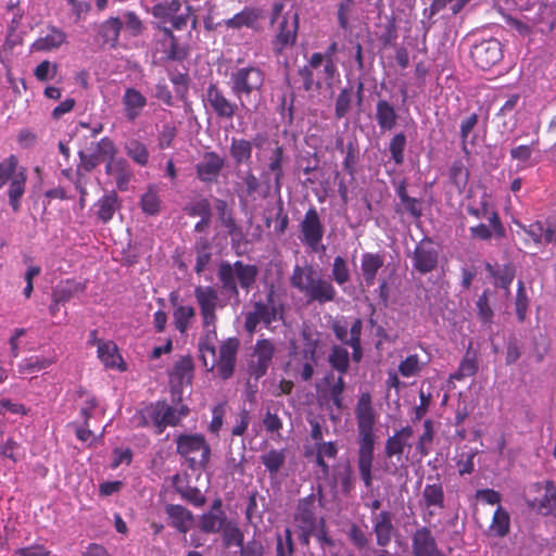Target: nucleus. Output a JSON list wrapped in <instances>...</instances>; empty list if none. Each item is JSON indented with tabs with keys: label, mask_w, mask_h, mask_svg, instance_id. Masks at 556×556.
<instances>
[{
	"label": "nucleus",
	"mask_w": 556,
	"mask_h": 556,
	"mask_svg": "<svg viewBox=\"0 0 556 556\" xmlns=\"http://www.w3.org/2000/svg\"><path fill=\"white\" fill-rule=\"evenodd\" d=\"M357 424V469L364 485L372 486V465L375 451V425L377 415L369 392H363L358 396L355 406Z\"/></svg>",
	"instance_id": "1"
},
{
	"label": "nucleus",
	"mask_w": 556,
	"mask_h": 556,
	"mask_svg": "<svg viewBox=\"0 0 556 556\" xmlns=\"http://www.w3.org/2000/svg\"><path fill=\"white\" fill-rule=\"evenodd\" d=\"M194 298L200 308L202 317V326L206 329V334L199 343V350L203 359L204 366H207L205 355L208 353L213 358L216 355V349L213 343L217 337L216 321L217 308L224 307L217 290L212 286H198L194 288Z\"/></svg>",
	"instance_id": "2"
},
{
	"label": "nucleus",
	"mask_w": 556,
	"mask_h": 556,
	"mask_svg": "<svg viewBox=\"0 0 556 556\" xmlns=\"http://www.w3.org/2000/svg\"><path fill=\"white\" fill-rule=\"evenodd\" d=\"M290 285L304 294L307 302L326 304L337 299V290L332 282L323 278L311 265H295L290 277Z\"/></svg>",
	"instance_id": "3"
},
{
	"label": "nucleus",
	"mask_w": 556,
	"mask_h": 556,
	"mask_svg": "<svg viewBox=\"0 0 556 556\" xmlns=\"http://www.w3.org/2000/svg\"><path fill=\"white\" fill-rule=\"evenodd\" d=\"M258 268L256 265L236 261L233 264L222 262L218 266L217 278L222 289L230 299L239 300L238 285L249 292L256 282Z\"/></svg>",
	"instance_id": "4"
},
{
	"label": "nucleus",
	"mask_w": 556,
	"mask_h": 556,
	"mask_svg": "<svg viewBox=\"0 0 556 556\" xmlns=\"http://www.w3.org/2000/svg\"><path fill=\"white\" fill-rule=\"evenodd\" d=\"M265 83V72L254 63L244 64L242 60H237L229 74V86L233 96L244 106L242 98L250 97L254 92H261Z\"/></svg>",
	"instance_id": "5"
},
{
	"label": "nucleus",
	"mask_w": 556,
	"mask_h": 556,
	"mask_svg": "<svg viewBox=\"0 0 556 556\" xmlns=\"http://www.w3.org/2000/svg\"><path fill=\"white\" fill-rule=\"evenodd\" d=\"M27 169L20 165L16 155L11 154L0 162V189L8 188L9 204L13 212L21 210L22 198L26 191Z\"/></svg>",
	"instance_id": "6"
},
{
	"label": "nucleus",
	"mask_w": 556,
	"mask_h": 556,
	"mask_svg": "<svg viewBox=\"0 0 556 556\" xmlns=\"http://www.w3.org/2000/svg\"><path fill=\"white\" fill-rule=\"evenodd\" d=\"M285 312V303L271 287L266 293L265 301L254 302L253 311L245 314L244 329L253 334L261 323L269 327L275 321L283 320Z\"/></svg>",
	"instance_id": "7"
},
{
	"label": "nucleus",
	"mask_w": 556,
	"mask_h": 556,
	"mask_svg": "<svg viewBox=\"0 0 556 556\" xmlns=\"http://www.w3.org/2000/svg\"><path fill=\"white\" fill-rule=\"evenodd\" d=\"M176 453L191 469H205L211 459V445L202 433H180L175 439Z\"/></svg>",
	"instance_id": "8"
},
{
	"label": "nucleus",
	"mask_w": 556,
	"mask_h": 556,
	"mask_svg": "<svg viewBox=\"0 0 556 556\" xmlns=\"http://www.w3.org/2000/svg\"><path fill=\"white\" fill-rule=\"evenodd\" d=\"M528 506L543 516L556 517V485L552 480L532 483L526 491Z\"/></svg>",
	"instance_id": "9"
},
{
	"label": "nucleus",
	"mask_w": 556,
	"mask_h": 556,
	"mask_svg": "<svg viewBox=\"0 0 556 556\" xmlns=\"http://www.w3.org/2000/svg\"><path fill=\"white\" fill-rule=\"evenodd\" d=\"M204 106L219 119L231 121L238 113L240 104L227 97L217 85L210 84L203 97Z\"/></svg>",
	"instance_id": "10"
},
{
	"label": "nucleus",
	"mask_w": 556,
	"mask_h": 556,
	"mask_svg": "<svg viewBox=\"0 0 556 556\" xmlns=\"http://www.w3.org/2000/svg\"><path fill=\"white\" fill-rule=\"evenodd\" d=\"M470 58L478 68L489 71L503 59L502 43L495 38L482 40L471 47Z\"/></svg>",
	"instance_id": "11"
},
{
	"label": "nucleus",
	"mask_w": 556,
	"mask_h": 556,
	"mask_svg": "<svg viewBox=\"0 0 556 556\" xmlns=\"http://www.w3.org/2000/svg\"><path fill=\"white\" fill-rule=\"evenodd\" d=\"M299 30V15L290 12L282 16L278 31L271 40V48L276 55H281L287 48L295 45Z\"/></svg>",
	"instance_id": "12"
},
{
	"label": "nucleus",
	"mask_w": 556,
	"mask_h": 556,
	"mask_svg": "<svg viewBox=\"0 0 556 556\" xmlns=\"http://www.w3.org/2000/svg\"><path fill=\"white\" fill-rule=\"evenodd\" d=\"M301 241L304 245L316 250L324 237V226L317 210L309 207L300 223Z\"/></svg>",
	"instance_id": "13"
},
{
	"label": "nucleus",
	"mask_w": 556,
	"mask_h": 556,
	"mask_svg": "<svg viewBox=\"0 0 556 556\" xmlns=\"http://www.w3.org/2000/svg\"><path fill=\"white\" fill-rule=\"evenodd\" d=\"M225 167V159L215 151L205 152L195 164L197 178L206 185L216 184Z\"/></svg>",
	"instance_id": "14"
},
{
	"label": "nucleus",
	"mask_w": 556,
	"mask_h": 556,
	"mask_svg": "<svg viewBox=\"0 0 556 556\" xmlns=\"http://www.w3.org/2000/svg\"><path fill=\"white\" fill-rule=\"evenodd\" d=\"M275 345L269 339H260L256 341L253 350V356L256 358L249 365L250 376L256 380L266 375L273 357L275 355Z\"/></svg>",
	"instance_id": "15"
},
{
	"label": "nucleus",
	"mask_w": 556,
	"mask_h": 556,
	"mask_svg": "<svg viewBox=\"0 0 556 556\" xmlns=\"http://www.w3.org/2000/svg\"><path fill=\"white\" fill-rule=\"evenodd\" d=\"M413 556H445L439 548L430 528H418L412 535Z\"/></svg>",
	"instance_id": "16"
},
{
	"label": "nucleus",
	"mask_w": 556,
	"mask_h": 556,
	"mask_svg": "<svg viewBox=\"0 0 556 556\" xmlns=\"http://www.w3.org/2000/svg\"><path fill=\"white\" fill-rule=\"evenodd\" d=\"M294 521L298 529H317L316 498L314 494L301 498L294 513Z\"/></svg>",
	"instance_id": "17"
},
{
	"label": "nucleus",
	"mask_w": 556,
	"mask_h": 556,
	"mask_svg": "<svg viewBox=\"0 0 556 556\" xmlns=\"http://www.w3.org/2000/svg\"><path fill=\"white\" fill-rule=\"evenodd\" d=\"M414 437V429L410 426L402 427L400 430H396L391 437H389L386 441L384 454L387 457L391 458L394 456H402L406 451L409 452L412 448L410 440Z\"/></svg>",
	"instance_id": "18"
},
{
	"label": "nucleus",
	"mask_w": 556,
	"mask_h": 556,
	"mask_svg": "<svg viewBox=\"0 0 556 556\" xmlns=\"http://www.w3.org/2000/svg\"><path fill=\"white\" fill-rule=\"evenodd\" d=\"M413 265L420 274H428L438 265V251L430 241H421L416 245L413 255Z\"/></svg>",
	"instance_id": "19"
},
{
	"label": "nucleus",
	"mask_w": 556,
	"mask_h": 556,
	"mask_svg": "<svg viewBox=\"0 0 556 556\" xmlns=\"http://www.w3.org/2000/svg\"><path fill=\"white\" fill-rule=\"evenodd\" d=\"M194 371L193 359L190 355L180 356L169 371V381L173 388H182L192 382Z\"/></svg>",
	"instance_id": "20"
},
{
	"label": "nucleus",
	"mask_w": 556,
	"mask_h": 556,
	"mask_svg": "<svg viewBox=\"0 0 556 556\" xmlns=\"http://www.w3.org/2000/svg\"><path fill=\"white\" fill-rule=\"evenodd\" d=\"M371 521L377 545L381 547L387 546L391 542L394 532L393 514L388 510H382L374 515Z\"/></svg>",
	"instance_id": "21"
},
{
	"label": "nucleus",
	"mask_w": 556,
	"mask_h": 556,
	"mask_svg": "<svg viewBox=\"0 0 556 556\" xmlns=\"http://www.w3.org/2000/svg\"><path fill=\"white\" fill-rule=\"evenodd\" d=\"M165 513L168 517L169 526L182 534H186L194 523L193 514L182 505L167 504Z\"/></svg>",
	"instance_id": "22"
},
{
	"label": "nucleus",
	"mask_w": 556,
	"mask_h": 556,
	"mask_svg": "<svg viewBox=\"0 0 556 556\" xmlns=\"http://www.w3.org/2000/svg\"><path fill=\"white\" fill-rule=\"evenodd\" d=\"M467 213L478 219L488 218L490 226L493 228L494 236L498 238L505 236V227L501 222L500 215L492 208L488 200L483 199L478 206L468 205Z\"/></svg>",
	"instance_id": "23"
},
{
	"label": "nucleus",
	"mask_w": 556,
	"mask_h": 556,
	"mask_svg": "<svg viewBox=\"0 0 556 556\" xmlns=\"http://www.w3.org/2000/svg\"><path fill=\"white\" fill-rule=\"evenodd\" d=\"M330 328L336 339L343 345H348L354 336V331L357 333V338L362 337L363 320L355 318L350 324L345 317H337L331 321Z\"/></svg>",
	"instance_id": "24"
},
{
	"label": "nucleus",
	"mask_w": 556,
	"mask_h": 556,
	"mask_svg": "<svg viewBox=\"0 0 556 556\" xmlns=\"http://www.w3.org/2000/svg\"><path fill=\"white\" fill-rule=\"evenodd\" d=\"M162 400L149 403L135 415L137 426L147 428L154 427L155 433H162Z\"/></svg>",
	"instance_id": "25"
},
{
	"label": "nucleus",
	"mask_w": 556,
	"mask_h": 556,
	"mask_svg": "<svg viewBox=\"0 0 556 556\" xmlns=\"http://www.w3.org/2000/svg\"><path fill=\"white\" fill-rule=\"evenodd\" d=\"M539 146L540 139L536 136L530 144H520L510 149V157L518 161L522 168L533 167L541 161Z\"/></svg>",
	"instance_id": "26"
},
{
	"label": "nucleus",
	"mask_w": 556,
	"mask_h": 556,
	"mask_svg": "<svg viewBox=\"0 0 556 556\" xmlns=\"http://www.w3.org/2000/svg\"><path fill=\"white\" fill-rule=\"evenodd\" d=\"M66 34L54 25L47 27V33L43 36L37 38L31 45V49L38 52H50L59 49L66 42Z\"/></svg>",
	"instance_id": "27"
},
{
	"label": "nucleus",
	"mask_w": 556,
	"mask_h": 556,
	"mask_svg": "<svg viewBox=\"0 0 556 556\" xmlns=\"http://www.w3.org/2000/svg\"><path fill=\"white\" fill-rule=\"evenodd\" d=\"M323 58L320 52H314L307 61V64L298 70V75L302 80V86L305 91L319 90L321 88V80L314 78L313 71L321 66Z\"/></svg>",
	"instance_id": "28"
},
{
	"label": "nucleus",
	"mask_w": 556,
	"mask_h": 556,
	"mask_svg": "<svg viewBox=\"0 0 556 556\" xmlns=\"http://www.w3.org/2000/svg\"><path fill=\"white\" fill-rule=\"evenodd\" d=\"M127 121L134 122L147 105V98L136 88H127L122 99Z\"/></svg>",
	"instance_id": "29"
},
{
	"label": "nucleus",
	"mask_w": 556,
	"mask_h": 556,
	"mask_svg": "<svg viewBox=\"0 0 556 556\" xmlns=\"http://www.w3.org/2000/svg\"><path fill=\"white\" fill-rule=\"evenodd\" d=\"M419 506L421 508H433L439 507V509L445 508V494L443 484L440 479L437 478V481L433 483H427L421 492V500L419 502Z\"/></svg>",
	"instance_id": "30"
},
{
	"label": "nucleus",
	"mask_w": 556,
	"mask_h": 556,
	"mask_svg": "<svg viewBox=\"0 0 556 556\" xmlns=\"http://www.w3.org/2000/svg\"><path fill=\"white\" fill-rule=\"evenodd\" d=\"M105 173L109 176L114 177L116 181V187L121 191H126L128 189V184L131 178V170L129 168L128 162L119 157L117 161H110L105 164Z\"/></svg>",
	"instance_id": "31"
},
{
	"label": "nucleus",
	"mask_w": 556,
	"mask_h": 556,
	"mask_svg": "<svg viewBox=\"0 0 556 556\" xmlns=\"http://www.w3.org/2000/svg\"><path fill=\"white\" fill-rule=\"evenodd\" d=\"M384 264V256L380 253L366 252L362 255L361 270L368 287L374 286L379 269Z\"/></svg>",
	"instance_id": "32"
},
{
	"label": "nucleus",
	"mask_w": 556,
	"mask_h": 556,
	"mask_svg": "<svg viewBox=\"0 0 556 556\" xmlns=\"http://www.w3.org/2000/svg\"><path fill=\"white\" fill-rule=\"evenodd\" d=\"M375 118L382 131H390L396 126L399 115L394 105L381 99L376 104Z\"/></svg>",
	"instance_id": "33"
},
{
	"label": "nucleus",
	"mask_w": 556,
	"mask_h": 556,
	"mask_svg": "<svg viewBox=\"0 0 556 556\" xmlns=\"http://www.w3.org/2000/svg\"><path fill=\"white\" fill-rule=\"evenodd\" d=\"M96 206L98 207L96 213L98 219L106 224L113 218L115 212L121 208L122 203L117 193L110 191L97 201Z\"/></svg>",
	"instance_id": "34"
},
{
	"label": "nucleus",
	"mask_w": 556,
	"mask_h": 556,
	"mask_svg": "<svg viewBox=\"0 0 556 556\" xmlns=\"http://www.w3.org/2000/svg\"><path fill=\"white\" fill-rule=\"evenodd\" d=\"M98 357L108 368L126 369L117 345L113 341H99Z\"/></svg>",
	"instance_id": "35"
},
{
	"label": "nucleus",
	"mask_w": 556,
	"mask_h": 556,
	"mask_svg": "<svg viewBox=\"0 0 556 556\" xmlns=\"http://www.w3.org/2000/svg\"><path fill=\"white\" fill-rule=\"evenodd\" d=\"M479 369L478 355L472 350V343L469 344L464 357L462 358L457 370L451 374V380H464L465 378L472 377Z\"/></svg>",
	"instance_id": "36"
},
{
	"label": "nucleus",
	"mask_w": 556,
	"mask_h": 556,
	"mask_svg": "<svg viewBox=\"0 0 556 556\" xmlns=\"http://www.w3.org/2000/svg\"><path fill=\"white\" fill-rule=\"evenodd\" d=\"M182 5L184 0L161 1L152 7L151 13L162 22H169L174 28L175 17L180 15Z\"/></svg>",
	"instance_id": "37"
},
{
	"label": "nucleus",
	"mask_w": 556,
	"mask_h": 556,
	"mask_svg": "<svg viewBox=\"0 0 556 556\" xmlns=\"http://www.w3.org/2000/svg\"><path fill=\"white\" fill-rule=\"evenodd\" d=\"M189 413L190 409L185 404L173 407L165 400H162V433L167 427L178 426L181 419L187 417Z\"/></svg>",
	"instance_id": "38"
},
{
	"label": "nucleus",
	"mask_w": 556,
	"mask_h": 556,
	"mask_svg": "<svg viewBox=\"0 0 556 556\" xmlns=\"http://www.w3.org/2000/svg\"><path fill=\"white\" fill-rule=\"evenodd\" d=\"M252 142L244 138H231L229 153L236 165L250 164L252 159Z\"/></svg>",
	"instance_id": "39"
},
{
	"label": "nucleus",
	"mask_w": 556,
	"mask_h": 556,
	"mask_svg": "<svg viewBox=\"0 0 556 556\" xmlns=\"http://www.w3.org/2000/svg\"><path fill=\"white\" fill-rule=\"evenodd\" d=\"M215 208L222 225L227 229V232L232 238H241L242 230L237 225L231 212L228 210V204L225 200L216 199Z\"/></svg>",
	"instance_id": "40"
},
{
	"label": "nucleus",
	"mask_w": 556,
	"mask_h": 556,
	"mask_svg": "<svg viewBox=\"0 0 556 556\" xmlns=\"http://www.w3.org/2000/svg\"><path fill=\"white\" fill-rule=\"evenodd\" d=\"M261 17L258 10L254 8H244L232 17L225 20L224 24L227 28L240 29L242 27H253Z\"/></svg>",
	"instance_id": "41"
},
{
	"label": "nucleus",
	"mask_w": 556,
	"mask_h": 556,
	"mask_svg": "<svg viewBox=\"0 0 556 556\" xmlns=\"http://www.w3.org/2000/svg\"><path fill=\"white\" fill-rule=\"evenodd\" d=\"M486 271L496 280V286L509 291L510 285L515 278V268L511 264L504 266H493L490 263L485 265Z\"/></svg>",
	"instance_id": "42"
},
{
	"label": "nucleus",
	"mask_w": 556,
	"mask_h": 556,
	"mask_svg": "<svg viewBox=\"0 0 556 556\" xmlns=\"http://www.w3.org/2000/svg\"><path fill=\"white\" fill-rule=\"evenodd\" d=\"M227 521L226 513L207 511L200 516L199 528L204 533H218Z\"/></svg>",
	"instance_id": "43"
},
{
	"label": "nucleus",
	"mask_w": 556,
	"mask_h": 556,
	"mask_svg": "<svg viewBox=\"0 0 556 556\" xmlns=\"http://www.w3.org/2000/svg\"><path fill=\"white\" fill-rule=\"evenodd\" d=\"M260 459L269 475L276 476L286 463V451L271 448L262 454Z\"/></svg>",
	"instance_id": "44"
},
{
	"label": "nucleus",
	"mask_w": 556,
	"mask_h": 556,
	"mask_svg": "<svg viewBox=\"0 0 556 556\" xmlns=\"http://www.w3.org/2000/svg\"><path fill=\"white\" fill-rule=\"evenodd\" d=\"M219 532L222 533L223 544L226 548L242 545L244 534L236 521L228 519Z\"/></svg>",
	"instance_id": "45"
},
{
	"label": "nucleus",
	"mask_w": 556,
	"mask_h": 556,
	"mask_svg": "<svg viewBox=\"0 0 556 556\" xmlns=\"http://www.w3.org/2000/svg\"><path fill=\"white\" fill-rule=\"evenodd\" d=\"M330 366L340 374H346L350 366V355L342 345H333L328 356Z\"/></svg>",
	"instance_id": "46"
},
{
	"label": "nucleus",
	"mask_w": 556,
	"mask_h": 556,
	"mask_svg": "<svg viewBox=\"0 0 556 556\" xmlns=\"http://www.w3.org/2000/svg\"><path fill=\"white\" fill-rule=\"evenodd\" d=\"M194 307L190 305L177 306L173 313L175 328L180 333H185L189 327L190 321L194 318Z\"/></svg>",
	"instance_id": "47"
},
{
	"label": "nucleus",
	"mask_w": 556,
	"mask_h": 556,
	"mask_svg": "<svg viewBox=\"0 0 556 556\" xmlns=\"http://www.w3.org/2000/svg\"><path fill=\"white\" fill-rule=\"evenodd\" d=\"M304 344L300 352L294 353L293 362H309L317 363V348L318 341L311 338L309 334L303 333Z\"/></svg>",
	"instance_id": "48"
},
{
	"label": "nucleus",
	"mask_w": 556,
	"mask_h": 556,
	"mask_svg": "<svg viewBox=\"0 0 556 556\" xmlns=\"http://www.w3.org/2000/svg\"><path fill=\"white\" fill-rule=\"evenodd\" d=\"M127 155L140 166H146L149 162V152L144 143L137 139H131L125 144Z\"/></svg>",
	"instance_id": "49"
},
{
	"label": "nucleus",
	"mask_w": 556,
	"mask_h": 556,
	"mask_svg": "<svg viewBox=\"0 0 556 556\" xmlns=\"http://www.w3.org/2000/svg\"><path fill=\"white\" fill-rule=\"evenodd\" d=\"M510 518L508 513L498 506L493 515L490 530L497 536H505L509 532Z\"/></svg>",
	"instance_id": "50"
},
{
	"label": "nucleus",
	"mask_w": 556,
	"mask_h": 556,
	"mask_svg": "<svg viewBox=\"0 0 556 556\" xmlns=\"http://www.w3.org/2000/svg\"><path fill=\"white\" fill-rule=\"evenodd\" d=\"M140 206L143 213L148 215H156L160 212L161 199L154 186H150L146 193L142 194Z\"/></svg>",
	"instance_id": "51"
},
{
	"label": "nucleus",
	"mask_w": 556,
	"mask_h": 556,
	"mask_svg": "<svg viewBox=\"0 0 556 556\" xmlns=\"http://www.w3.org/2000/svg\"><path fill=\"white\" fill-rule=\"evenodd\" d=\"M450 179L459 191L466 188L469 180V170L462 160L453 162L450 168Z\"/></svg>",
	"instance_id": "52"
},
{
	"label": "nucleus",
	"mask_w": 556,
	"mask_h": 556,
	"mask_svg": "<svg viewBox=\"0 0 556 556\" xmlns=\"http://www.w3.org/2000/svg\"><path fill=\"white\" fill-rule=\"evenodd\" d=\"M242 187L238 189L240 200L253 197L261 188V182L254 173L249 169L242 176Z\"/></svg>",
	"instance_id": "53"
},
{
	"label": "nucleus",
	"mask_w": 556,
	"mask_h": 556,
	"mask_svg": "<svg viewBox=\"0 0 556 556\" xmlns=\"http://www.w3.org/2000/svg\"><path fill=\"white\" fill-rule=\"evenodd\" d=\"M406 143L407 140L404 132H397L390 139L389 151L391 159L396 165H402L404 163V151Z\"/></svg>",
	"instance_id": "54"
},
{
	"label": "nucleus",
	"mask_w": 556,
	"mask_h": 556,
	"mask_svg": "<svg viewBox=\"0 0 556 556\" xmlns=\"http://www.w3.org/2000/svg\"><path fill=\"white\" fill-rule=\"evenodd\" d=\"M122 28L123 22L119 17H110L102 23L100 34L106 41L114 45L118 41Z\"/></svg>",
	"instance_id": "55"
},
{
	"label": "nucleus",
	"mask_w": 556,
	"mask_h": 556,
	"mask_svg": "<svg viewBox=\"0 0 556 556\" xmlns=\"http://www.w3.org/2000/svg\"><path fill=\"white\" fill-rule=\"evenodd\" d=\"M331 276L333 281L339 286H343L350 281V268L344 257L339 255L333 258Z\"/></svg>",
	"instance_id": "56"
},
{
	"label": "nucleus",
	"mask_w": 556,
	"mask_h": 556,
	"mask_svg": "<svg viewBox=\"0 0 556 556\" xmlns=\"http://www.w3.org/2000/svg\"><path fill=\"white\" fill-rule=\"evenodd\" d=\"M282 162L283 148L278 146L273 150L268 163V169L275 174V186L277 190L280 189V181L283 178Z\"/></svg>",
	"instance_id": "57"
},
{
	"label": "nucleus",
	"mask_w": 556,
	"mask_h": 556,
	"mask_svg": "<svg viewBox=\"0 0 556 556\" xmlns=\"http://www.w3.org/2000/svg\"><path fill=\"white\" fill-rule=\"evenodd\" d=\"M353 100V89L352 88H343L337 99L334 104V115L337 119H341L346 116L351 109Z\"/></svg>",
	"instance_id": "58"
},
{
	"label": "nucleus",
	"mask_w": 556,
	"mask_h": 556,
	"mask_svg": "<svg viewBox=\"0 0 556 556\" xmlns=\"http://www.w3.org/2000/svg\"><path fill=\"white\" fill-rule=\"evenodd\" d=\"M53 363V358L30 356L28 358L23 359V362L20 365V369L23 372L33 374L40 371L41 369L48 368Z\"/></svg>",
	"instance_id": "59"
},
{
	"label": "nucleus",
	"mask_w": 556,
	"mask_h": 556,
	"mask_svg": "<svg viewBox=\"0 0 556 556\" xmlns=\"http://www.w3.org/2000/svg\"><path fill=\"white\" fill-rule=\"evenodd\" d=\"M240 341L238 338H228L225 340L218 350V357L222 361L237 362V354L239 351Z\"/></svg>",
	"instance_id": "60"
},
{
	"label": "nucleus",
	"mask_w": 556,
	"mask_h": 556,
	"mask_svg": "<svg viewBox=\"0 0 556 556\" xmlns=\"http://www.w3.org/2000/svg\"><path fill=\"white\" fill-rule=\"evenodd\" d=\"M117 147L115 146L114 141L109 137H103L98 143L96 153L98 156L105 161L106 163L110 161H117L116 154H117Z\"/></svg>",
	"instance_id": "61"
},
{
	"label": "nucleus",
	"mask_w": 556,
	"mask_h": 556,
	"mask_svg": "<svg viewBox=\"0 0 556 556\" xmlns=\"http://www.w3.org/2000/svg\"><path fill=\"white\" fill-rule=\"evenodd\" d=\"M420 370L421 363L417 354L408 355L399 365V372L405 378L416 376Z\"/></svg>",
	"instance_id": "62"
},
{
	"label": "nucleus",
	"mask_w": 556,
	"mask_h": 556,
	"mask_svg": "<svg viewBox=\"0 0 556 556\" xmlns=\"http://www.w3.org/2000/svg\"><path fill=\"white\" fill-rule=\"evenodd\" d=\"M294 553V543L292 532L289 528L285 530V536L277 535L276 555L275 556H292Z\"/></svg>",
	"instance_id": "63"
},
{
	"label": "nucleus",
	"mask_w": 556,
	"mask_h": 556,
	"mask_svg": "<svg viewBox=\"0 0 556 556\" xmlns=\"http://www.w3.org/2000/svg\"><path fill=\"white\" fill-rule=\"evenodd\" d=\"M350 542L359 551L369 544L368 534L356 523H352L348 531Z\"/></svg>",
	"instance_id": "64"
}]
</instances>
